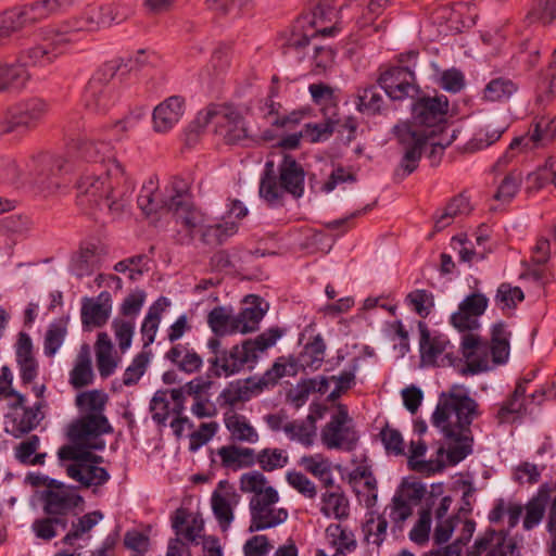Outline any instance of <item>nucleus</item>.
<instances>
[{"label":"nucleus","mask_w":556,"mask_h":556,"mask_svg":"<svg viewBox=\"0 0 556 556\" xmlns=\"http://www.w3.org/2000/svg\"><path fill=\"white\" fill-rule=\"evenodd\" d=\"M478 404L460 386H453L448 392H442L431 421L439 428L448 446L443 445L437 451V458L419 460L425 455L427 445L424 441H412L409 446L408 465L414 471L433 473L441 471L445 464L443 456L446 454L451 465H456L472 452L473 437L470 425L478 415Z\"/></svg>","instance_id":"1"},{"label":"nucleus","mask_w":556,"mask_h":556,"mask_svg":"<svg viewBox=\"0 0 556 556\" xmlns=\"http://www.w3.org/2000/svg\"><path fill=\"white\" fill-rule=\"evenodd\" d=\"M77 150L86 162L100 164L97 173L84 174L77 181L79 195L100 208H106L113 216L121 215L129 206L135 181L124 165L110 156L111 143L83 140L78 142Z\"/></svg>","instance_id":"2"},{"label":"nucleus","mask_w":556,"mask_h":556,"mask_svg":"<svg viewBox=\"0 0 556 556\" xmlns=\"http://www.w3.org/2000/svg\"><path fill=\"white\" fill-rule=\"evenodd\" d=\"M448 111V101L444 96L424 97L413 108V124L403 123L394 127V134L403 149V157L395 175L405 177L412 174L419 164L424 148L431 140L433 148L444 149L440 142L433 141L437 131L442 130Z\"/></svg>","instance_id":"3"},{"label":"nucleus","mask_w":556,"mask_h":556,"mask_svg":"<svg viewBox=\"0 0 556 556\" xmlns=\"http://www.w3.org/2000/svg\"><path fill=\"white\" fill-rule=\"evenodd\" d=\"M304 179L303 167L291 155H285L279 165V180L275 175L274 163L267 162L260 182V197L271 206L281 205L285 193L302 197Z\"/></svg>","instance_id":"4"},{"label":"nucleus","mask_w":556,"mask_h":556,"mask_svg":"<svg viewBox=\"0 0 556 556\" xmlns=\"http://www.w3.org/2000/svg\"><path fill=\"white\" fill-rule=\"evenodd\" d=\"M265 315L261 303H252L251 306L233 314L232 309L226 306H216L207 314V325L217 337H225L233 333H249L258 329L260 321Z\"/></svg>","instance_id":"5"},{"label":"nucleus","mask_w":556,"mask_h":556,"mask_svg":"<svg viewBox=\"0 0 556 556\" xmlns=\"http://www.w3.org/2000/svg\"><path fill=\"white\" fill-rule=\"evenodd\" d=\"M197 123L205 127L214 125V132L227 144L248 139L249 132L242 114L231 106L210 105L198 114Z\"/></svg>","instance_id":"6"},{"label":"nucleus","mask_w":556,"mask_h":556,"mask_svg":"<svg viewBox=\"0 0 556 556\" xmlns=\"http://www.w3.org/2000/svg\"><path fill=\"white\" fill-rule=\"evenodd\" d=\"M49 112V104L40 98H28L10 106L0 121V135L35 130Z\"/></svg>","instance_id":"7"},{"label":"nucleus","mask_w":556,"mask_h":556,"mask_svg":"<svg viewBox=\"0 0 556 556\" xmlns=\"http://www.w3.org/2000/svg\"><path fill=\"white\" fill-rule=\"evenodd\" d=\"M122 66L121 60L105 62L89 79L84 93L87 110L97 114L106 113L113 105V97L108 84Z\"/></svg>","instance_id":"8"},{"label":"nucleus","mask_w":556,"mask_h":556,"mask_svg":"<svg viewBox=\"0 0 556 556\" xmlns=\"http://www.w3.org/2000/svg\"><path fill=\"white\" fill-rule=\"evenodd\" d=\"M351 422L348 407L339 404L336 414L321 429L320 439L323 444L328 450H354L358 442V435Z\"/></svg>","instance_id":"9"},{"label":"nucleus","mask_w":556,"mask_h":556,"mask_svg":"<svg viewBox=\"0 0 556 556\" xmlns=\"http://www.w3.org/2000/svg\"><path fill=\"white\" fill-rule=\"evenodd\" d=\"M278 501L277 490H269L263 495L252 496L249 505L251 514L249 532L275 528L287 520V509L275 506Z\"/></svg>","instance_id":"10"},{"label":"nucleus","mask_w":556,"mask_h":556,"mask_svg":"<svg viewBox=\"0 0 556 556\" xmlns=\"http://www.w3.org/2000/svg\"><path fill=\"white\" fill-rule=\"evenodd\" d=\"M112 432L113 428L103 414H87L68 426L67 437L73 443L71 446L102 450L103 441L91 443L90 440Z\"/></svg>","instance_id":"11"},{"label":"nucleus","mask_w":556,"mask_h":556,"mask_svg":"<svg viewBox=\"0 0 556 556\" xmlns=\"http://www.w3.org/2000/svg\"><path fill=\"white\" fill-rule=\"evenodd\" d=\"M65 161L62 156L50 153H40L30 159L24 184H31L41 190L50 191L59 187L56 175L62 170Z\"/></svg>","instance_id":"12"},{"label":"nucleus","mask_w":556,"mask_h":556,"mask_svg":"<svg viewBox=\"0 0 556 556\" xmlns=\"http://www.w3.org/2000/svg\"><path fill=\"white\" fill-rule=\"evenodd\" d=\"M43 510L49 516L64 517L83 503V497L71 486L56 480H50L48 489L42 492Z\"/></svg>","instance_id":"13"},{"label":"nucleus","mask_w":556,"mask_h":556,"mask_svg":"<svg viewBox=\"0 0 556 556\" xmlns=\"http://www.w3.org/2000/svg\"><path fill=\"white\" fill-rule=\"evenodd\" d=\"M256 354H251L247 344L233 345L230 350H223L220 355L207 358L210 372L213 377H229L239 372L244 365L255 363Z\"/></svg>","instance_id":"14"},{"label":"nucleus","mask_w":556,"mask_h":556,"mask_svg":"<svg viewBox=\"0 0 556 556\" xmlns=\"http://www.w3.org/2000/svg\"><path fill=\"white\" fill-rule=\"evenodd\" d=\"M520 556L514 539L505 531L486 530L468 549L467 556Z\"/></svg>","instance_id":"15"},{"label":"nucleus","mask_w":556,"mask_h":556,"mask_svg":"<svg viewBox=\"0 0 556 556\" xmlns=\"http://www.w3.org/2000/svg\"><path fill=\"white\" fill-rule=\"evenodd\" d=\"M488 305L489 299L483 293H471L459 303L457 312L452 314L451 324L458 331L471 332L480 327L479 318Z\"/></svg>","instance_id":"16"},{"label":"nucleus","mask_w":556,"mask_h":556,"mask_svg":"<svg viewBox=\"0 0 556 556\" xmlns=\"http://www.w3.org/2000/svg\"><path fill=\"white\" fill-rule=\"evenodd\" d=\"M377 81L392 100H404L417 92L415 74L405 66H395L384 71Z\"/></svg>","instance_id":"17"},{"label":"nucleus","mask_w":556,"mask_h":556,"mask_svg":"<svg viewBox=\"0 0 556 556\" xmlns=\"http://www.w3.org/2000/svg\"><path fill=\"white\" fill-rule=\"evenodd\" d=\"M460 350L466 366L463 375H476L490 369V345L480 336L468 332L463 337Z\"/></svg>","instance_id":"18"},{"label":"nucleus","mask_w":556,"mask_h":556,"mask_svg":"<svg viewBox=\"0 0 556 556\" xmlns=\"http://www.w3.org/2000/svg\"><path fill=\"white\" fill-rule=\"evenodd\" d=\"M112 302L108 291L101 292L96 299L85 298L81 303V324L85 328H101L111 315Z\"/></svg>","instance_id":"19"},{"label":"nucleus","mask_w":556,"mask_h":556,"mask_svg":"<svg viewBox=\"0 0 556 556\" xmlns=\"http://www.w3.org/2000/svg\"><path fill=\"white\" fill-rule=\"evenodd\" d=\"M185 112V99L172 96L155 106L153 111V129L167 132L179 122Z\"/></svg>","instance_id":"20"},{"label":"nucleus","mask_w":556,"mask_h":556,"mask_svg":"<svg viewBox=\"0 0 556 556\" xmlns=\"http://www.w3.org/2000/svg\"><path fill=\"white\" fill-rule=\"evenodd\" d=\"M211 387L212 381L201 377L186 383L187 395L193 400L191 413L198 418H211L217 414L216 406L210 399Z\"/></svg>","instance_id":"21"},{"label":"nucleus","mask_w":556,"mask_h":556,"mask_svg":"<svg viewBox=\"0 0 556 556\" xmlns=\"http://www.w3.org/2000/svg\"><path fill=\"white\" fill-rule=\"evenodd\" d=\"M66 473L83 488H98L110 480V473L105 468L86 462H72L66 465Z\"/></svg>","instance_id":"22"},{"label":"nucleus","mask_w":556,"mask_h":556,"mask_svg":"<svg viewBox=\"0 0 556 556\" xmlns=\"http://www.w3.org/2000/svg\"><path fill=\"white\" fill-rule=\"evenodd\" d=\"M16 362L23 383H30L38 375V363L33 354L30 337L21 332L16 344Z\"/></svg>","instance_id":"23"},{"label":"nucleus","mask_w":556,"mask_h":556,"mask_svg":"<svg viewBox=\"0 0 556 556\" xmlns=\"http://www.w3.org/2000/svg\"><path fill=\"white\" fill-rule=\"evenodd\" d=\"M173 212L175 222L185 231L188 242L192 241L194 233L202 229L204 215L193 205L192 202H184L175 207L167 208Z\"/></svg>","instance_id":"24"},{"label":"nucleus","mask_w":556,"mask_h":556,"mask_svg":"<svg viewBox=\"0 0 556 556\" xmlns=\"http://www.w3.org/2000/svg\"><path fill=\"white\" fill-rule=\"evenodd\" d=\"M165 358L186 374H195L200 371L203 366L201 355L188 344L177 343L173 345L166 352Z\"/></svg>","instance_id":"25"},{"label":"nucleus","mask_w":556,"mask_h":556,"mask_svg":"<svg viewBox=\"0 0 556 556\" xmlns=\"http://www.w3.org/2000/svg\"><path fill=\"white\" fill-rule=\"evenodd\" d=\"M264 390H258L257 380L249 378L244 381L238 380L229 383L219 394L222 405L236 406L249 401L252 395L258 394Z\"/></svg>","instance_id":"26"},{"label":"nucleus","mask_w":556,"mask_h":556,"mask_svg":"<svg viewBox=\"0 0 556 556\" xmlns=\"http://www.w3.org/2000/svg\"><path fill=\"white\" fill-rule=\"evenodd\" d=\"M220 464L224 468L239 470L255 465V451L250 447H241L235 444L222 446L217 450Z\"/></svg>","instance_id":"27"},{"label":"nucleus","mask_w":556,"mask_h":556,"mask_svg":"<svg viewBox=\"0 0 556 556\" xmlns=\"http://www.w3.org/2000/svg\"><path fill=\"white\" fill-rule=\"evenodd\" d=\"M528 149L545 148L552 144L556 139L555 118L551 116H540L534 119L529 131Z\"/></svg>","instance_id":"28"},{"label":"nucleus","mask_w":556,"mask_h":556,"mask_svg":"<svg viewBox=\"0 0 556 556\" xmlns=\"http://www.w3.org/2000/svg\"><path fill=\"white\" fill-rule=\"evenodd\" d=\"M29 79L24 65L18 63H0V93L21 90Z\"/></svg>","instance_id":"29"},{"label":"nucleus","mask_w":556,"mask_h":556,"mask_svg":"<svg viewBox=\"0 0 556 556\" xmlns=\"http://www.w3.org/2000/svg\"><path fill=\"white\" fill-rule=\"evenodd\" d=\"M169 305V300L165 296H161L150 306L141 326L143 348H147L154 342L162 314Z\"/></svg>","instance_id":"30"},{"label":"nucleus","mask_w":556,"mask_h":556,"mask_svg":"<svg viewBox=\"0 0 556 556\" xmlns=\"http://www.w3.org/2000/svg\"><path fill=\"white\" fill-rule=\"evenodd\" d=\"M296 375V363L292 358L279 357L258 379V390H266L275 387L286 376Z\"/></svg>","instance_id":"31"},{"label":"nucleus","mask_w":556,"mask_h":556,"mask_svg":"<svg viewBox=\"0 0 556 556\" xmlns=\"http://www.w3.org/2000/svg\"><path fill=\"white\" fill-rule=\"evenodd\" d=\"M388 0H370L363 9L361 16L357 18L358 28L364 30L366 35L370 36L375 33L386 30V22L375 24V21L383 13Z\"/></svg>","instance_id":"32"},{"label":"nucleus","mask_w":556,"mask_h":556,"mask_svg":"<svg viewBox=\"0 0 556 556\" xmlns=\"http://www.w3.org/2000/svg\"><path fill=\"white\" fill-rule=\"evenodd\" d=\"M420 332V353L421 358L427 364L435 363L437 358L445 351L447 341L444 337H431L427 325L422 321L418 324Z\"/></svg>","instance_id":"33"},{"label":"nucleus","mask_w":556,"mask_h":556,"mask_svg":"<svg viewBox=\"0 0 556 556\" xmlns=\"http://www.w3.org/2000/svg\"><path fill=\"white\" fill-rule=\"evenodd\" d=\"M506 128L505 125L498 124L495 119H488L475 132L467 144V149L476 151L490 147L502 137Z\"/></svg>","instance_id":"34"},{"label":"nucleus","mask_w":556,"mask_h":556,"mask_svg":"<svg viewBox=\"0 0 556 556\" xmlns=\"http://www.w3.org/2000/svg\"><path fill=\"white\" fill-rule=\"evenodd\" d=\"M225 426L233 441L254 444L260 440L257 431L243 415L233 413L226 416Z\"/></svg>","instance_id":"35"},{"label":"nucleus","mask_w":556,"mask_h":556,"mask_svg":"<svg viewBox=\"0 0 556 556\" xmlns=\"http://www.w3.org/2000/svg\"><path fill=\"white\" fill-rule=\"evenodd\" d=\"M320 511L338 520L346 519L350 515L349 500L339 488L336 491H327L321 496Z\"/></svg>","instance_id":"36"},{"label":"nucleus","mask_w":556,"mask_h":556,"mask_svg":"<svg viewBox=\"0 0 556 556\" xmlns=\"http://www.w3.org/2000/svg\"><path fill=\"white\" fill-rule=\"evenodd\" d=\"M326 343L320 334H316L308 341L302 352L299 355V363L305 369L309 368L312 370H317L321 367L325 353H326Z\"/></svg>","instance_id":"37"},{"label":"nucleus","mask_w":556,"mask_h":556,"mask_svg":"<svg viewBox=\"0 0 556 556\" xmlns=\"http://www.w3.org/2000/svg\"><path fill=\"white\" fill-rule=\"evenodd\" d=\"M356 109L365 115L382 113L384 99L376 86L359 88L355 97Z\"/></svg>","instance_id":"38"},{"label":"nucleus","mask_w":556,"mask_h":556,"mask_svg":"<svg viewBox=\"0 0 556 556\" xmlns=\"http://www.w3.org/2000/svg\"><path fill=\"white\" fill-rule=\"evenodd\" d=\"M47 406L45 400L38 401L33 407L24 408L23 415L13 422V435L21 438L38 427L45 415L41 412Z\"/></svg>","instance_id":"39"},{"label":"nucleus","mask_w":556,"mask_h":556,"mask_svg":"<svg viewBox=\"0 0 556 556\" xmlns=\"http://www.w3.org/2000/svg\"><path fill=\"white\" fill-rule=\"evenodd\" d=\"M101 250L94 244H88L80 249L79 254L73 262V269L77 277L83 278L91 275L101 261Z\"/></svg>","instance_id":"40"},{"label":"nucleus","mask_w":556,"mask_h":556,"mask_svg":"<svg viewBox=\"0 0 556 556\" xmlns=\"http://www.w3.org/2000/svg\"><path fill=\"white\" fill-rule=\"evenodd\" d=\"M137 202L146 215L156 213L161 208L167 210V199L160 195L157 185L152 178L142 186Z\"/></svg>","instance_id":"41"},{"label":"nucleus","mask_w":556,"mask_h":556,"mask_svg":"<svg viewBox=\"0 0 556 556\" xmlns=\"http://www.w3.org/2000/svg\"><path fill=\"white\" fill-rule=\"evenodd\" d=\"M316 417L314 414H308L306 421L293 420L286 425L285 433L293 441H299L305 446H309L314 442L316 435Z\"/></svg>","instance_id":"42"},{"label":"nucleus","mask_w":556,"mask_h":556,"mask_svg":"<svg viewBox=\"0 0 556 556\" xmlns=\"http://www.w3.org/2000/svg\"><path fill=\"white\" fill-rule=\"evenodd\" d=\"M549 500V489L542 486L536 496H534L526 506V517L523 519L525 529L530 530L542 520Z\"/></svg>","instance_id":"43"},{"label":"nucleus","mask_w":556,"mask_h":556,"mask_svg":"<svg viewBox=\"0 0 556 556\" xmlns=\"http://www.w3.org/2000/svg\"><path fill=\"white\" fill-rule=\"evenodd\" d=\"M70 376V382L75 389H81L92 382L93 372L87 346H84L77 355L75 366Z\"/></svg>","instance_id":"44"},{"label":"nucleus","mask_w":556,"mask_h":556,"mask_svg":"<svg viewBox=\"0 0 556 556\" xmlns=\"http://www.w3.org/2000/svg\"><path fill=\"white\" fill-rule=\"evenodd\" d=\"M490 355L494 364H504L509 355V333L504 324H495L492 328Z\"/></svg>","instance_id":"45"},{"label":"nucleus","mask_w":556,"mask_h":556,"mask_svg":"<svg viewBox=\"0 0 556 556\" xmlns=\"http://www.w3.org/2000/svg\"><path fill=\"white\" fill-rule=\"evenodd\" d=\"M518 91V85L507 77H496L490 80L484 90L483 99L491 102L508 100Z\"/></svg>","instance_id":"46"},{"label":"nucleus","mask_w":556,"mask_h":556,"mask_svg":"<svg viewBox=\"0 0 556 556\" xmlns=\"http://www.w3.org/2000/svg\"><path fill=\"white\" fill-rule=\"evenodd\" d=\"M289 462L287 453L277 447H265L255 453V464L266 472L283 468Z\"/></svg>","instance_id":"47"},{"label":"nucleus","mask_w":556,"mask_h":556,"mask_svg":"<svg viewBox=\"0 0 556 556\" xmlns=\"http://www.w3.org/2000/svg\"><path fill=\"white\" fill-rule=\"evenodd\" d=\"M103 519V514L100 510H93L85 514L72 523L70 532L63 538V543L73 545L75 540L80 539L84 534L90 532L92 528Z\"/></svg>","instance_id":"48"},{"label":"nucleus","mask_w":556,"mask_h":556,"mask_svg":"<svg viewBox=\"0 0 556 556\" xmlns=\"http://www.w3.org/2000/svg\"><path fill=\"white\" fill-rule=\"evenodd\" d=\"M190 181L181 176H175L172 178L168 190L169 194L166 197L167 208L175 207L184 202H192Z\"/></svg>","instance_id":"49"},{"label":"nucleus","mask_w":556,"mask_h":556,"mask_svg":"<svg viewBox=\"0 0 556 556\" xmlns=\"http://www.w3.org/2000/svg\"><path fill=\"white\" fill-rule=\"evenodd\" d=\"M470 211L468 199L455 197L444 208L443 213L435 219V229L442 230L447 227L454 217L467 214Z\"/></svg>","instance_id":"50"},{"label":"nucleus","mask_w":556,"mask_h":556,"mask_svg":"<svg viewBox=\"0 0 556 556\" xmlns=\"http://www.w3.org/2000/svg\"><path fill=\"white\" fill-rule=\"evenodd\" d=\"M27 25H30V21L27 17L24 7L13 9L3 14L0 18V27L4 37L11 36Z\"/></svg>","instance_id":"51"},{"label":"nucleus","mask_w":556,"mask_h":556,"mask_svg":"<svg viewBox=\"0 0 556 556\" xmlns=\"http://www.w3.org/2000/svg\"><path fill=\"white\" fill-rule=\"evenodd\" d=\"M525 294L519 287H513L510 283L503 282L500 285L495 295V304L501 309H511L522 302Z\"/></svg>","instance_id":"52"},{"label":"nucleus","mask_w":556,"mask_h":556,"mask_svg":"<svg viewBox=\"0 0 556 556\" xmlns=\"http://www.w3.org/2000/svg\"><path fill=\"white\" fill-rule=\"evenodd\" d=\"M108 396L99 390L83 392L76 396V405L88 414H102Z\"/></svg>","instance_id":"53"},{"label":"nucleus","mask_w":556,"mask_h":556,"mask_svg":"<svg viewBox=\"0 0 556 556\" xmlns=\"http://www.w3.org/2000/svg\"><path fill=\"white\" fill-rule=\"evenodd\" d=\"M150 358V351H141L138 353L131 364L126 368L123 377V383L127 387L136 384L147 371Z\"/></svg>","instance_id":"54"},{"label":"nucleus","mask_w":556,"mask_h":556,"mask_svg":"<svg viewBox=\"0 0 556 556\" xmlns=\"http://www.w3.org/2000/svg\"><path fill=\"white\" fill-rule=\"evenodd\" d=\"M240 490L243 493H253V496H260L265 494L267 491L275 489L267 485V480L262 472L251 471L241 476Z\"/></svg>","instance_id":"55"},{"label":"nucleus","mask_w":556,"mask_h":556,"mask_svg":"<svg viewBox=\"0 0 556 556\" xmlns=\"http://www.w3.org/2000/svg\"><path fill=\"white\" fill-rule=\"evenodd\" d=\"M66 333V325L62 321L53 323L49 326L43 343V351L47 356L52 357L55 355L62 345Z\"/></svg>","instance_id":"56"},{"label":"nucleus","mask_w":556,"mask_h":556,"mask_svg":"<svg viewBox=\"0 0 556 556\" xmlns=\"http://www.w3.org/2000/svg\"><path fill=\"white\" fill-rule=\"evenodd\" d=\"M522 181L520 170L514 169L508 173L500 184L494 198L498 201H509L518 192Z\"/></svg>","instance_id":"57"},{"label":"nucleus","mask_w":556,"mask_h":556,"mask_svg":"<svg viewBox=\"0 0 556 556\" xmlns=\"http://www.w3.org/2000/svg\"><path fill=\"white\" fill-rule=\"evenodd\" d=\"M212 509L223 530H227L233 520L230 503L218 491L212 494Z\"/></svg>","instance_id":"58"},{"label":"nucleus","mask_w":556,"mask_h":556,"mask_svg":"<svg viewBox=\"0 0 556 556\" xmlns=\"http://www.w3.org/2000/svg\"><path fill=\"white\" fill-rule=\"evenodd\" d=\"M55 526L66 529L67 522L62 517L50 516L35 520L33 530L38 538L49 541L56 535Z\"/></svg>","instance_id":"59"},{"label":"nucleus","mask_w":556,"mask_h":556,"mask_svg":"<svg viewBox=\"0 0 556 556\" xmlns=\"http://www.w3.org/2000/svg\"><path fill=\"white\" fill-rule=\"evenodd\" d=\"M89 450L84 446H62L58 455L62 460L86 462L97 466V464L102 462V457L91 453Z\"/></svg>","instance_id":"60"},{"label":"nucleus","mask_w":556,"mask_h":556,"mask_svg":"<svg viewBox=\"0 0 556 556\" xmlns=\"http://www.w3.org/2000/svg\"><path fill=\"white\" fill-rule=\"evenodd\" d=\"M528 17L542 25L552 24L556 17V0H535Z\"/></svg>","instance_id":"61"},{"label":"nucleus","mask_w":556,"mask_h":556,"mask_svg":"<svg viewBox=\"0 0 556 556\" xmlns=\"http://www.w3.org/2000/svg\"><path fill=\"white\" fill-rule=\"evenodd\" d=\"M282 336V331L279 328H270L260 336H257L254 340H245L251 354H256L266 351L268 348L276 344L277 340Z\"/></svg>","instance_id":"62"},{"label":"nucleus","mask_w":556,"mask_h":556,"mask_svg":"<svg viewBox=\"0 0 556 556\" xmlns=\"http://www.w3.org/2000/svg\"><path fill=\"white\" fill-rule=\"evenodd\" d=\"M525 409V403L509 396L497 409L495 418L500 425L511 424L521 417Z\"/></svg>","instance_id":"63"},{"label":"nucleus","mask_w":556,"mask_h":556,"mask_svg":"<svg viewBox=\"0 0 556 556\" xmlns=\"http://www.w3.org/2000/svg\"><path fill=\"white\" fill-rule=\"evenodd\" d=\"M336 125L337 122L330 118L320 123H308L303 128L304 137L312 142L327 140L332 136Z\"/></svg>","instance_id":"64"}]
</instances>
